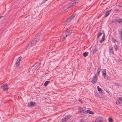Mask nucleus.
Returning <instances> with one entry per match:
<instances>
[{
	"mask_svg": "<svg viewBox=\"0 0 122 122\" xmlns=\"http://www.w3.org/2000/svg\"><path fill=\"white\" fill-rule=\"evenodd\" d=\"M78 109L79 112L81 114L83 115L85 114H86V111L80 107H79Z\"/></svg>",
	"mask_w": 122,
	"mask_h": 122,
	"instance_id": "obj_1",
	"label": "nucleus"
},
{
	"mask_svg": "<svg viewBox=\"0 0 122 122\" xmlns=\"http://www.w3.org/2000/svg\"><path fill=\"white\" fill-rule=\"evenodd\" d=\"M97 77L98 76L96 75H95L94 76L92 81V82L93 84H95L96 83Z\"/></svg>",
	"mask_w": 122,
	"mask_h": 122,
	"instance_id": "obj_2",
	"label": "nucleus"
},
{
	"mask_svg": "<svg viewBox=\"0 0 122 122\" xmlns=\"http://www.w3.org/2000/svg\"><path fill=\"white\" fill-rule=\"evenodd\" d=\"M103 118L101 117H98L97 118L95 121V122H102Z\"/></svg>",
	"mask_w": 122,
	"mask_h": 122,
	"instance_id": "obj_3",
	"label": "nucleus"
},
{
	"mask_svg": "<svg viewBox=\"0 0 122 122\" xmlns=\"http://www.w3.org/2000/svg\"><path fill=\"white\" fill-rule=\"evenodd\" d=\"M75 15H73L69 18L67 20V22H70L71 20L75 16Z\"/></svg>",
	"mask_w": 122,
	"mask_h": 122,
	"instance_id": "obj_4",
	"label": "nucleus"
},
{
	"mask_svg": "<svg viewBox=\"0 0 122 122\" xmlns=\"http://www.w3.org/2000/svg\"><path fill=\"white\" fill-rule=\"evenodd\" d=\"M78 3V2H73V3L71 4L69 7H68L67 8L71 7L75 5H76Z\"/></svg>",
	"mask_w": 122,
	"mask_h": 122,
	"instance_id": "obj_5",
	"label": "nucleus"
},
{
	"mask_svg": "<svg viewBox=\"0 0 122 122\" xmlns=\"http://www.w3.org/2000/svg\"><path fill=\"white\" fill-rule=\"evenodd\" d=\"M39 40L38 39L35 40H33L31 41V43L33 44V46H34V45L36 44V42L38 41Z\"/></svg>",
	"mask_w": 122,
	"mask_h": 122,
	"instance_id": "obj_6",
	"label": "nucleus"
},
{
	"mask_svg": "<svg viewBox=\"0 0 122 122\" xmlns=\"http://www.w3.org/2000/svg\"><path fill=\"white\" fill-rule=\"evenodd\" d=\"M118 32L120 35L119 38L120 40H122V31L121 30V31H119Z\"/></svg>",
	"mask_w": 122,
	"mask_h": 122,
	"instance_id": "obj_7",
	"label": "nucleus"
},
{
	"mask_svg": "<svg viewBox=\"0 0 122 122\" xmlns=\"http://www.w3.org/2000/svg\"><path fill=\"white\" fill-rule=\"evenodd\" d=\"M95 48L93 50L92 54L93 55H94L95 54L97 51L98 50V49L97 48V47L96 46H95Z\"/></svg>",
	"mask_w": 122,
	"mask_h": 122,
	"instance_id": "obj_8",
	"label": "nucleus"
},
{
	"mask_svg": "<svg viewBox=\"0 0 122 122\" xmlns=\"http://www.w3.org/2000/svg\"><path fill=\"white\" fill-rule=\"evenodd\" d=\"M86 112V113H89L92 114H94V113L92 111H91L89 110H87Z\"/></svg>",
	"mask_w": 122,
	"mask_h": 122,
	"instance_id": "obj_9",
	"label": "nucleus"
},
{
	"mask_svg": "<svg viewBox=\"0 0 122 122\" xmlns=\"http://www.w3.org/2000/svg\"><path fill=\"white\" fill-rule=\"evenodd\" d=\"M116 21L120 24H122V19L120 18L118 19H117Z\"/></svg>",
	"mask_w": 122,
	"mask_h": 122,
	"instance_id": "obj_10",
	"label": "nucleus"
},
{
	"mask_svg": "<svg viewBox=\"0 0 122 122\" xmlns=\"http://www.w3.org/2000/svg\"><path fill=\"white\" fill-rule=\"evenodd\" d=\"M41 64V63H38V64H37L36 65V64L35 65H33V67L34 66H35V68H34V69H36Z\"/></svg>",
	"mask_w": 122,
	"mask_h": 122,
	"instance_id": "obj_11",
	"label": "nucleus"
},
{
	"mask_svg": "<svg viewBox=\"0 0 122 122\" xmlns=\"http://www.w3.org/2000/svg\"><path fill=\"white\" fill-rule=\"evenodd\" d=\"M101 66H100L97 69V75H99L100 72V71H101Z\"/></svg>",
	"mask_w": 122,
	"mask_h": 122,
	"instance_id": "obj_12",
	"label": "nucleus"
},
{
	"mask_svg": "<svg viewBox=\"0 0 122 122\" xmlns=\"http://www.w3.org/2000/svg\"><path fill=\"white\" fill-rule=\"evenodd\" d=\"M102 33L101 32V30H100L99 31L98 33V34L97 38V39H98L99 37L102 35Z\"/></svg>",
	"mask_w": 122,
	"mask_h": 122,
	"instance_id": "obj_13",
	"label": "nucleus"
},
{
	"mask_svg": "<svg viewBox=\"0 0 122 122\" xmlns=\"http://www.w3.org/2000/svg\"><path fill=\"white\" fill-rule=\"evenodd\" d=\"M102 75L104 77L106 75V69L102 71Z\"/></svg>",
	"mask_w": 122,
	"mask_h": 122,
	"instance_id": "obj_14",
	"label": "nucleus"
},
{
	"mask_svg": "<svg viewBox=\"0 0 122 122\" xmlns=\"http://www.w3.org/2000/svg\"><path fill=\"white\" fill-rule=\"evenodd\" d=\"M8 85L7 84L5 85H3L1 86V88H2L4 90H5V87H7Z\"/></svg>",
	"mask_w": 122,
	"mask_h": 122,
	"instance_id": "obj_15",
	"label": "nucleus"
},
{
	"mask_svg": "<svg viewBox=\"0 0 122 122\" xmlns=\"http://www.w3.org/2000/svg\"><path fill=\"white\" fill-rule=\"evenodd\" d=\"M72 30H69L67 32V35H70L71 33H72Z\"/></svg>",
	"mask_w": 122,
	"mask_h": 122,
	"instance_id": "obj_16",
	"label": "nucleus"
},
{
	"mask_svg": "<svg viewBox=\"0 0 122 122\" xmlns=\"http://www.w3.org/2000/svg\"><path fill=\"white\" fill-rule=\"evenodd\" d=\"M109 50L110 51V52L112 54H114V51H113V48L112 47H109Z\"/></svg>",
	"mask_w": 122,
	"mask_h": 122,
	"instance_id": "obj_17",
	"label": "nucleus"
},
{
	"mask_svg": "<svg viewBox=\"0 0 122 122\" xmlns=\"http://www.w3.org/2000/svg\"><path fill=\"white\" fill-rule=\"evenodd\" d=\"M35 104V103L34 102H30V105H29L30 106H32L34 105Z\"/></svg>",
	"mask_w": 122,
	"mask_h": 122,
	"instance_id": "obj_18",
	"label": "nucleus"
},
{
	"mask_svg": "<svg viewBox=\"0 0 122 122\" xmlns=\"http://www.w3.org/2000/svg\"><path fill=\"white\" fill-rule=\"evenodd\" d=\"M104 78H105L107 80H109L110 79V77L108 75L105 76L104 77Z\"/></svg>",
	"mask_w": 122,
	"mask_h": 122,
	"instance_id": "obj_19",
	"label": "nucleus"
},
{
	"mask_svg": "<svg viewBox=\"0 0 122 122\" xmlns=\"http://www.w3.org/2000/svg\"><path fill=\"white\" fill-rule=\"evenodd\" d=\"M110 11V10L109 11H107L106 12L105 14V17H107L109 15V12Z\"/></svg>",
	"mask_w": 122,
	"mask_h": 122,
	"instance_id": "obj_20",
	"label": "nucleus"
},
{
	"mask_svg": "<svg viewBox=\"0 0 122 122\" xmlns=\"http://www.w3.org/2000/svg\"><path fill=\"white\" fill-rule=\"evenodd\" d=\"M62 122H66L67 120L66 117H64L62 119Z\"/></svg>",
	"mask_w": 122,
	"mask_h": 122,
	"instance_id": "obj_21",
	"label": "nucleus"
},
{
	"mask_svg": "<svg viewBox=\"0 0 122 122\" xmlns=\"http://www.w3.org/2000/svg\"><path fill=\"white\" fill-rule=\"evenodd\" d=\"M33 44H32L31 43V42L30 43H29L28 44L27 46L28 47H32L33 46Z\"/></svg>",
	"mask_w": 122,
	"mask_h": 122,
	"instance_id": "obj_22",
	"label": "nucleus"
},
{
	"mask_svg": "<svg viewBox=\"0 0 122 122\" xmlns=\"http://www.w3.org/2000/svg\"><path fill=\"white\" fill-rule=\"evenodd\" d=\"M50 81H46L45 82L44 85L45 86H46L50 82Z\"/></svg>",
	"mask_w": 122,
	"mask_h": 122,
	"instance_id": "obj_23",
	"label": "nucleus"
},
{
	"mask_svg": "<svg viewBox=\"0 0 122 122\" xmlns=\"http://www.w3.org/2000/svg\"><path fill=\"white\" fill-rule=\"evenodd\" d=\"M65 117H66V118L67 120L70 119L71 117V116L70 115H68L66 116Z\"/></svg>",
	"mask_w": 122,
	"mask_h": 122,
	"instance_id": "obj_24",
	"label": "nucleus"
},
{
	"mask_svg": "<svg viewBox=\"0 0 122 122\" xmlns=\"http://www.w3.org/2000/svg\"><path fill=\"white\" fill-rule=\"evenodd\" d=\"M88 52H85L83 54V56L84 57H86L88 55Z\"/></svg>",
	"mask_w": 122,
	"mask_h": 122,
	"instance_id": "obj_25",
	"label": "nucleus"
},
{
	"mask_svg": "<svg viewBox=\"0 0 122 122\" xmlns=\"http://www.w3.org/2000/svg\"><path fill=\"white\" fill-rule=\"evenodd\" d=\"M20 65V63L18 61H16L15 64V66H16L18 67Z\"/></svg>",
	"mask_w": 122,
	"mask_h": 122,
	"instance_id": "obj_26",
	"label": "nucleus"
},
{
	"mask_svg": "<svg viewBox=\"0 0 122 122\" xmlns=\"http://www.w3.org/2000/svg\"><path fill=\"white\" fill-rule=\"evenodd\" d=\"M105 39L102 38L100 41V42L101 43L102 42L104 41L105 40Z\"/></svg>",
	"mask_w": 122,
	"mask_h": 122,
	"instance_id": "obj_27",
	"label": "nucleus"
},
{
	"mask_svg": "<svg viewBox=\"0 0 122 122\" xmlns=\"http://www.w3.org/2000/svg\"><path fill=\"white\" fill-rule=\"evenodd\" d=\"M21 58H22L21 56L19 57L16 61L17 62L18 61L19 62V61H20L21 60Z\"/></svg>",
	"mask_w": 122,
	"mask_h": 122,
	"instance_id": "obj_28",
	"label": "nucleus"
},
{
	"mask_svg": "<svg viewBox=\"0 0 122 122\" xmlns=\"http://www.w3.org/2000/svg\"><path fill=\"white\" fill-rule=\"evenodd\" d=\"M108 121L109 122H112L113 120L111 118H109Z\"/></svg>",
	"mask_w": 122,
	"mask_h": 122,
	"instance_id": "obj_29",
	"label": "nucleus"
},
{
	"mask_svg": "<svg viewBox=\"0 0 122 122\" xmlns=\"http://www.w3.org/2000/svg\"><path fill=\"white\" fill-rule=\"evenodd\" d=\"M98 91H100L101 90H102V89L100 88L98 86L97 87Z\"/></svg>",
	"mask_w": 122,
	"mask_h": 122,
	"instance_id": "obj_30",
	"label": "nucleus"
},
{
	"mask_svg": "<svg viewBox=\"0 0 122 122\" xmlns=\"http://www.w3.org/2000/svg\"><path fill=\"white\" fill-rule=\"evenodd\" d=\"M68 35H67V34H66V35L63 38H62V40H64L65 38L68 36Z\"/></svg>",
	"mask_w": 122,
	"mask_h": 122,
	"instance_id": "obj_31",
	"label": "nucleus"
},
{
	"mask_svg": "<svg viewBox=\"0 0 122 122\" xmlns=\"http://www.w3.org/2000/svg\"><path fill=\"white\" fill-rule=\"evenodd\" d=\"M112 41H114V42H117V40L114 38H112Z\"/></svg>",
	"mask_w": 122,
	"mask_h": 122,
	"instance_id": "obj_32",
	"label": "nucleus"
},
{
	"mask_svg": "<svg viewBox=\"0 0 122 122\" xmlns=\"http://www.w3.org/2000/svg\"><path fill=\"white\" fill-rule=\"evenodd\" d=\"M116 103L117 104H120V101L118 100L117 101H116Z\"/></svg>",
	"mask_w": 122,
	"mask_h": 122,
	"instance_id": "obj_33",
	"label": "nucleus"
},
{
	"mask_svg": "<svg viewBox=\"0 0 122 122\" xmlns=\"http://www.w3.org/2000/svg\"><path fill=\"white\" fill-rule=\"evenodd\" d=\"M105 34L104 33H103V35L102 37V38L105 39Z\"/></svg>",
	"mask_w": 122,
	"mask_h": 122,
	"instance_id": "obj_34",
	"label": "nucleus"
},
{
	"mask_svg": "<svg viewBox=\"0 0 122 122\" xmlns=\"http://www.w3.org/2000/svg\"><path fill=\"white\" fill-rule=\"evenodd\" d=\"M100 93L101 94H102L103 93V91L102 90H101L100 91Z\"/></svg>",
	"mask_w": 122,
	"mask_h": 122,
	"instance_id": "obj_35",
	"label": "nucleus"
},
{
	"mask_svg": "<svg viewBox=\"0 0 122 122\" xmlns=\"http://www.w3.org/2000/svg\"><path fill=\"white\" fill-rule=\"evenodd\" d=\"M114 48L117 51V45H116V46H115Z\"/></svg>",
	"mask_w": 122,
	"mask_h": 122,
	"instance_id": "obj_36",
	"label": "nucleus"
},
{
	"mask_svg": "<svg viewBox=\"0 0 122 122\" xmlns=\"http://www.w3.org/2000/svg\"><path fill=\"white\" fill-rule=\"evenodd\" d=\"M78 101L81 103L83 104V102L80 99H79Z\"/></svg>",
	"mask_w": 122,
	"mask_h": 122,
	"instance_id": "obj_37",
	"label": "nucleus"
},
{
	"mask_svg": "<svg viewBox=\"0 0 122 122\" xmlns=\"http://www.w3.org/2000/svg\"><path fill=\"white\" fill-rule=\"evenodd\" d=\"M115 84L117 86H119V84H118L117 83H115Z\"/></svg>",
	"mask_w": 122,
	"mask_h": 122,
	"instance_id": "obj_38",
	"label": "nucleus"
},
{
	"mask_svg": "<svg viewBox=\"0 0 122 122\" xmlns=\"http://www.w3.org/2000/svg\"><path fill=\"white\" fill-rule=\"evenodd\" d=\"M118 99L122 101V97H119V98Z\"/></svg>",
	"mask_w": 122,
	"mask_h": 122,
	"instance_id": "obj_39",
	"label": "nucleus"
},
{
	"mask_svg": "<svg viewBox=\"0 0 122 122\" xmlns=\"http://www.w3.org/2000/svg\"><path fill=\"white\" fill-rule=\"evenodd\" d=\"M67 10V9H66V10H65L64 11V12H62V13H63V12H64L65 13V12H67V10Z\"/></svg>",
	"mask_w": 122,
	"mask_h": 122,
	"instance_id": "obj_40",
	"label": "nucleus"
},
{
	"mask_svg": "<svg viewBox=\"0 0 122 122\" xmlns=\"http://www.w3.org/2000/svg\"><path fill=\"white\" fill-rule=\"evenodd\" d=\"M116 21H117L116 20L112 21V23H114Z\"/></svg>",
	"mask_w": 122,
	"mask_h": 122,
	"instance_id": "obj_41",
	"label": "nucleus"
},
{
	"mask_svg": "<svg viewBox=\"0 0 122 122\" xmlns=\"http://www.w3.org/2000/svg\"><path fill=\"white\" fill-rule=\"evenodd\" d=\"M119 11L118 9H115V11Z\"/></svg>",
	"mask_w": 122,
	"mask_h": 122,
	"instance_id": "obj_42",
	"label": "nucleus"
},
{
	"mask_svg": "<svg viewBox=\"0 0 122 122\" xmlns=\"http://www.w3.org/2000/svg\"><path fill=\"white\" fill-rule=\"evenodd\" d=\"M106 92H107L108 93H109L108 92V90L107 89H106Z\"/></svg>",
	"mask_w": 122,
	"mask_h": 122,
	"instance_id": "obj_43",
	"label": "nucleus"
},
{
	"mask_svg": "<svg viewBox=\"0 0 122 122\" xmlns=\"http://www.w3.org/2000/svg\"><path fill=\"white\" fill-rule=\"evenodd\" d=\"M67 30H68V29H67V30H66V31H67Z\"/></svg>",
	"mask_w": 122,
	"mask_h": 122,
	"instance_id": "obj_44",
	"label": "nucleus"
},
{
	"mask_svg": "<svg viewBox=\"0 0 122 122\" xmlns=\"http://www.w3.org/2000/svg\"><path fill=\"white\" fill-rule=\"evenodd\" d=\"M119 5V6H120V5Z\"/></svg>",
	"mask_w": 122,
	"mask_h": 122,
	"instance_id": "obj_45",
	"label": "nucleus"
}]
</instances>
